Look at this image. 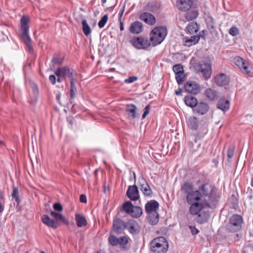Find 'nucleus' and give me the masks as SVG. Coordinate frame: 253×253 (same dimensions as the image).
I'll return each mask as SVG.
<instances>
[{
    "mask_svg": "<svg viewBox=\"0 0 253 253\" xmlns=\"http://www.w3.org/2000/svg\"><path fill=\"white\" fill-rule=\"evenodd\" d=\"M229 34L233 36H236L239 33V30L237 27H233L229 29Z\"/></svg>",
    "mask_w": 253,
    "mask_h": 253,
    "instance_id": "46",
    "label": "nucleus"
},
{
    "mask_svg": "<svg viewBox=\"0 0 253 253\" xmlns=\"http://www.w3.org/2000/svg\"><path fill=\"white\" fill-rule=\"evenodd\" d=\"M52 62L54 64H59L60 63V59L59 57L55 56L52 58Z\"/></svg>",
    "mask_w": 253,
    "mask_h": 253,
    "instance_id": "56",
    "label": "nucleus"
},
{
    "mask_svg": "<svg viewBox=\"0 0 253 253\" xmlns=\"http://www.w3.org/2000/svg\"><path fill=\"white\" fill-rule=\"evenodd\" d=\"M73 70L69 69L67 67H62L58 68L55 72V74L58 77L57 82H61V80L60 77L66 76L70 79L71 87H70V102L71 104H73L72 100L75 98L76 95V87L74 84L73 80Z\"/></svg>",
    "mask_w": 253,
    "mask_h": 253,
    "instance_id": "2",
    "label": "nucleus"
},
{
    "mask_svg": "<svg viewBox=\"0 0 253 253\" xmlns=\"http://www.w3.org/2000/svg\"><path fill=\"white\" fill-rule=\"evenodd\" d=\"M139 18L141 20L150 25H153L156 23L154 16L148 12H144L141 14Z\"/></svg>",
    "mask_w": 253,
    "mask_h": 253,
    "instance_id": "19",
    "label": "nucleus"
},
{
    "mask_svg": "<svg viewBox=\"0 0 253 253\" xmlns=\"http://www.w3.org/2000/svg\"><path fill=\"white\" fill-rule=\"evenodd\" d=\"M126 222L122 219L115 217L113 219V229L117 234L122 233L126 228Z\"/></svg>",
    "mask_w": 253,
    "mask_h": 253,
    "instance_id": "12",
    "label": "nucleus"
},
{
    "mask_svg": "<svg viewBox=\"0 0 253 253\" xmlns=\"http://www.w3.org/2000/svg\"><path fill=\"white\" fill-rule=\"evenodd\" d=\"M76 221L77 225L79 227V213L76 214Z\"/></svg>",
    "mask_w": 253,
    "mask_h": 253,
    "instance_id": "57",
    "label": "nucleus"
},
{
    "mask_svg": "<svg viewBox=\"0 0 253 253\" xmlns=\"http://www.w3.org/2000/svg\"><path fill=\"white\" fill-rule=\"evenodd\" d=\"M198 16V11L196 10H192L186 13L185 17L187 21H191L197 18Z\"/></svg>",
    "mask_w": 253,
    "mask_h": 253,
    "instance_id": "36",
    "label": "nucleus"
},
{
    "mask_svg": "<svg viewBox=\"0 0 253 253\" xmlns=\"http://www.w3.org/2000/svg\"><path fill=\"white\" fill-rule=\"evenodd\" d=\"M148 215L149 222L152 224L155 225L158 223L159 221V214L157 212L148 214Z\"/></svg>",
    "mask_w": 253,
    "mask_h": 253,
    "instance_id": "37",
    "label": "nucleus"
},
{
    "mask_svg": "<svg viewBox=\"0 0 253 253\" xmlns=\"http://www.w3.org/2000/svg\"><path fill=\"white\" fill-rule=\"evenodd\" d=\"M12 196L13 198H15L16 202H19V197H18V189L16 187H14L13 189V191L12 193Z\"/></svg>",
    "mask_w": 253,
    "mask_h": 253,
    "instance_id": "45",
    "label": "nucleus"
},
{
    "mask_svg": "<svg viewBox=\"0 0 253 253\" xmlns=\"http://www.w3.org/2000/svg\"><path fill=\"white\" fill-rule=\"evenodd\" d=\"M126 194L128 198L132 201H137L139 199L138 187L134 184L128 186Z\"/></svg>",
    "mask_w": 253,
    "mask_h": 253,
    "instance_id": "14",
    "label": "nucleus"
},
{
    "mask_svg": "<svg viewBox=\"0 0 253 253\" xmlns=\"http://www.w3.org/2000/svg\"><path fill=\"white\" fill-rule=\"evenodd\" d=\"M175 93L176 95H181V89H179V90H177L175 91Z\"/></svg>",
    "mask_w": 253,
    "mask_h": 253,
    "instance_id": "60",
    "label": "nucleus"
},
{
    "mask_svg": "<svg viewBox=\"0 0 253 253\" xmlns=\"http://www.w3.org/2000/svg\"><path fill=\"white\" fill-rule=\"evenodd\" d=\"M217 107L223 112H226L230 108V102L228 100L220 99L217 102Z\"/></svg>",
    "mask_w": 253,
    "mask_h": 253,
    "instance_id": "25",
    "label": "nucleus"
},
{
    "mask_svg": "<svg viewBox=\"0 0 253 253\" xmlns=\"http://www.w3.org/2000/svg\"><path fill=\"white\" fill-rule=\"evenodd\" d=\"M49 80L52 84H54L56 83V77L54 75H50L49 77Z\"/></svg>",
    "mask_w": 253,
    "mask_h": 253,
    "instance_id": "55",
    "label": "nucleus"
},
{
    "mask_svg": "<svg viewBox=\"0 0 253 253\" xmlns=\"http://www.w3.org/2000/svg\"><path fill=\"white\" fill-rule=\"evenodd\" d=\"M60 98V94H57L56 99L58 102H59Z\"/></svg>",
    "mask_w": 253,
    "mask_h": 253,
    "instance_id": "61",
    "label": "nucleus"
},
{
    "mask_svg": "<svg viewBox=\"0 0 253 253\" xmlns=\"http://www.w3.org/2000/svg\"><path fill=\"white\" fill-rule=\"evenodd\" d=\"M209 105L204 102H200L199 103L197 102L195 107L193 109V111L199 114V115H204L209 111Z\"/></svg>",
    "mask_w": 253,
    "mask_h": 253,
    "instance_id": "17",
    "label": "nucleus"
},
{
    "mask_svg": "<svg viewBox=\"0 0 253 253\" xmlns=\"http://www.w3.org/2000/svg\"><path fill=\"white\" fill-rule=\"evenodd\" d=\"M53 208L55 211H60L62 210V207L59 203H55L53 205Z\"/></svg>",
    "mask_w": 253,
    "mask_h": 253,
    "instance_id": "49",
    "label": "nucleus"
},
{
    "mask_svg": "<svg viewBox=\"0 0 253 253\" xmlns=\"http://www.w3.org/2000/svg\"><path fill=\"white\" fill-rule=\"evenodd\" d=\"M106 0H102V3H104L106 2Z\"/></svg>",
    "mask_w": 253,
    "mask_h": 253,
    "instance_id": "62",
    "label": "nucleus"
},
{
    "mask_svg": "<svg viewBox=\"0 0 253 253\" xmlns=\"http://www.w3.org/2000/svg\"><path fill=\"white\" fill-rule=\"evenodd\" d=\"M188 126L192 129H196L198 126L197 118L195 117H190L187 122Z\"/></svg>",
    "mask_w": 253,
    "mask_h": 253,
    "instance_id": "29",
    "label": "nucleus"
},
{
    "mask_svg": "<svg viewBox=\"0 0 253 253\" xmlns=\"http://www.w3.org/2000/svg\"><path fill=\"white\" fill-rule=\"evenodd\" d=\"M131 44L137 49H146L150 45V41L147 38H134L130 41Z\"/></svg>",
    "mask_w": 253,
    "mask_h": 253,
    "instance_id": "8",
    "label": "nucleus"
},
{
    "mask_svg": "<svg viewBox=\"0 0 253 253\" xmlns=\"http://www.w3.org/2000/svg\"><path fill=\"white\" fill-rule=\"evenodd\" d=\"M133 179H134V182L135 183L136 179L135 173L134 171H130L129 180H132Z\"/></svg>",
    "mask_w": 253,
    "mask_h": 253,
    "instance_id": "52",
    "label": "nucleus"
},
{
    "mask_svg": "<svg viewBox=\"0 0 253 253\" xmlns=\"http://www.w3.org/2000/svg\"><path fill=\"white\" fill-rule=\"evenodd\" d=\"M143 25L140 22L136 21L131 24L129 31L133 34H139L142 31Z\"/></svg>",
    "mask_w": 253,
    "mask_h": 253,
    "instance_id": "23",
    "label": "nucleus"
},
{
    "mask_svg": "<svg viewBox=\"0 0 253 253\" xmlns=\"http://www.w3.org/2000/svg\"><path fill=\"white\" fill-rule=\"evenodd\" d=\"M215 189L209 184H203L198 190L193 191L187 195L188 204L195 202L210 201L211 203H216L218 197L215 193Z\"/></svg>",
    "mask_w": 253,
    "mask_h": 253,
    "instance_id": "1",
    "label": "nucleus"
},
{
    "mask_svg": "<svg viewBox=\"0 0 253 253\" xmlns=\"http://www.w3.org/2000/svg\"><path fill=\"white\" fill-rule=\"evenodd\" d=\"M189 204L191 205L189 209L190 213L192 215H195L207 208H212L216 203L211 204L210 201H205L189 203Z\"/></svg>",
    "mask_w": 253,
    "mask_h": 253,
    "instance_id": "7",
    "label": "nucleus"
},
{
    "mask_svg": "<svg viewBox=\"0 0 253 253\" xmlns=\"http://www.w3.org/2000/svg\"><path fill=\"white\" fill-rule=\"evenodd\" d=\"M194 189L193 185L190 182H185L181 187V190L186 194L187 195L189 193L193 192Z\"/></svg>",
    "mask_w": 253,
    "mask_h": 253,
    "instance_id": "32",
    "label": "nucleus"
},
{
    "mask_svg": "<svg viewBox=\"0 0 253 253\" xmlns=\"http://www.w3.org/2000/svg\"><path fill=\"white\" fill-rule=\"evenodd\" d=\"M243 222L241 216L238 214L232 215L230 218V223L235 226H240Z\"/></svg>",
    "mask_w": 253,
    "mask_h": 253,
    "instance_id": "28",
    "label": "nucleus"
},
{
    "mask_svg": "<svg viewBox=\"0 0 253 253\" xmlns=\"http://www.w3.org/2000/svg\"><path fill=\"white\" fill-rule=\"evenodd\" d=\"M150 109V107L149 105H147L146 106V107L145 108V111H144V112L142 115V119H144L146 117V116L149 112Z\"/></svg>",
    "mask_w": 253,
    "mask_h": 253,
    "instance_id": "50",
    "label": "nucleus"
},
{
    "mask_svg": "<svg viewBox=\"0 0 253 253\" xmlns=\"http://www.w3.org/2000/svg\"><path fill=\"white\" fill-rule=\"evenodd\" d=\"M168 248V243L164 237L156 238L150 243V249L152 253H165Z\"/></svg>",
    "mask_w": 253,
    "mask_h": 253,
    "instance_id": "5",
    "label": "nucleus"
},
{
    "mask_svg": "<svg viewBox=\"0 0 253 253\" xmlns=\"http://www.w3.org/2000/svg\"><path fill=\"white\" fill-rule=\"evenodd\" d=\"M193 67L196 72L204 77L205 80H208L211 76V61L209 59L203 60L198 62H193Z\"/></svg>",
    "mask_w": 253,
    "mask_h": 253,
    "instance_id": "4",
    "label": "nucleus"
},
{
    "mask_svg": "<svg viewBox=\"0 0 253 253\" xmlns=\"http://www.w3.org/2000/svg\"><path fill=\"white\" fill-rule=\"evenodd\" d=\"M128 237L126 236H123L119 238V245L122 247H125V246L128 243Z\"/></svg>",
    "mask_w": 253,
    "mask_h": 253,
    "instance_id": "41",
    "label": "nucleus"
},
{
    "mask_svg": "<svg viewBox=\"0 0 253 253\" xmlns=\"http://www.w3.org/2000/svg\"><path fill=\"white\" fill-rule=\"evenodd\" d=\"M184 73L179 74H175V79L176 82L178 84H182L184 81Z\"/></svg>",
    "mask_w": 253,
    "mask_h": 253,
    "instance_id": "43",
    "label": "nucleus"
},
{
    "mask_svg": "<svg viewBox=\"0 0 253 253\" xmlns=\"http://www.w3.org/2000/svg\"><path fill=\"white\" fill-rule=\"evenodd\" d=\"M120 28L121 31H123L124 30V27L123 25V23L122 22L121 20H120Z\"/></svg>",
    "mask_w": 253,
    "mask_h": 253,
    "instance_id": "58",
    "label": "nucleus"
},
{
    "mask_svg": "<svg viewBox=\"0 0 253 253\" xmlns=\"http://www.w3.org/2000/svg\"><path fill=\"white\" fill-rule=\"evenodd\" d=\"M75 18L76 19V15L74 14Z\"/></svg>",
    "mask_w": 253,
    "mask_h": 253,
    "instance_id": "63",
    "label": "nucleus"
},
{
    "mask_svg": "<svg viewBox=\"0 0 253 253\" xmlns=\"http://www.w3.org/2000/svg\"><path fill=\"white\" fill-rule=\"evenodd\" d=\"M234 150L233 149H229L227 151V156L229 158H232L234 155Z\"/></svg>",
    "mask_w": 253,
    "mask_h": 253,
    "instance_id": "53",
    "label": "nucleus"
},
{
    "mask_svg": "<svg viewBox=\"0 0 253 253\" xmlns=\"http://www.w3.org/2000/svg\"><path fill=\"white\" fill-rule=\"evenodd\" d=\"M0 214L2 213L4 209V196L2 194L0 195Z\"/></svg>",
    "mask_w": 253,
    "mask_h": 253,
    "instance_id": "44",
    "label": "nucleus"
},
{
    "mask_svg": "<svg viewBox=\"0 0 253 253\" xmlns=\"http://www.w3.org/2000/svg\"><path fill=\"white\" fill-rule=\"evenodd\" d=\"M214 82L218 86H225L228 84L229 79L225 74L220 73L214 77Z\"/></svg>",
    "mask_w": 253,
    "mask_h": 253,
    "instance_id": "18",
    "label": "nucleus"
},
{
    "mask_svg": "<svg viewBox=\"0 0 253 253\" xmlns=\"http://www.w3.org/2000/svg\"><path fill=\"white\" fill-rule=\"evenodd\" d=\"M142 209L138 206H133L130 212V215L134 217L137 218L140 217L142 214Z\"/></svg>",
    "mask_w": 253,
    "mask_h": 253,
    "instance_id": "33",
    "label": "nucleus"
},
{
    "mask_svg": "<svg viewBox=\"0 0 253 253\" xmlns=\"http://www.w3.org/2000/svg\"><path fill=\"white\" fill-rule=\"evenodd\" d=\"M107 15H104L101 18V19L98 22V26L100 28H102L104 27L107 21L108 20Z\"/></svg>",
    "mask_w": 253,
    "mask_h": 253,
    "instance_id": "42",
    "label": "nucleus"
},
{
    "mask_svg": "<svg viewBox=\"0 0 253 253\" xmlns=\"http://www.w3.org/2000/svg\"><path fill=\"white\" fill-rule=\"evenodd\" d=\"M199 40V36H192L190 38L186 40L185 44L187 46H190L192 45L195 44L198 42Z\"/></svg>",
    "mask_w": 253,
    "mask_h": 253,
    "instance_id": "34",
    "label": "nucleus"
},
{
    "mask_svg": "<svg viewBox=\"0 0 253 253\" xmlns=\"http://www.w3.org/2000/svg\"><path fill=\"white\" fill-rule=\"evenodd\" d=\"M187 30L190 34L196 33L199 30V27L196 22H190L187 27Z\"/></svg>",
    "mask_w": 253,
    "mask_h": 253,
    "instance_id": "30",
    "label": "nucleus"
},
{
    "mask_svg": "<svg viewBox=\"0 0 253 253\" xmlns=\"http://www.w3.org/2000/svg\"><path fill=\"white\" fill-rule=\"evenodd\" d=\"M189 228L193 235H196L199 232V230L195 226H190Z\"/></svg>",
    "mask_w": 253,
    "mask_h": 253,
    "instance_id": "51",
    "label": "nucleus"
},
{
    "mask_svg": "<svg viewBox=\"0 0 253 253\" xmlns=\"http://www.w3.org/2000/svg\"><path fill=\"white\" fill-rule=\"evenodd\" d=\"M87 224L86 218L82 215L80 214V227L86 226Z\"/></svg>",
    "mask_w": 253,
    "mask_h": 253,
    "instance_id": "47",
    "label": "nucleus"
},
{
    "mask_svg": "<svg viewBox=\"0 0 253 253\" xmlns=\"http://www.w3.org/2000/svg\"><path fill=\"white\" fill-rule=\"evenodd\" d=\"M234 63L238 67V68L244 73L250 75L251 71L249 69V64L246 61V60L240 57H236L234 59Z\"/></svg>",
    "mask_w": 253,
    "mask_h": 253,
    "instance_id": "10",
    "label": "nucleus"
},
{
    "mask_svg": "<svg viewBox=\"0 0 253 253\" xmlns=\"http://www.w3.org/2000/svg\"><path fill=\"white\" fill-rule=\"evenodd\" d=\"M193 4L192 0H177L176 6L181 11H188Z\"/></svg>",
    "mask_w": 253,
    "mask_h": 253,
    "instance_id": "16",
    "label": "nucleus"
},
{
    "mask_svg": "<svg viewBox=\"0 0 253 253\" xmlns=\"http://www.w3.org/2000/svg\"><path fill=\"white\" fill-rule=\"evenodd\" d=\"M124 8H125V6H124L123 9L119 13V15L120 16L119 20H121V17L122 16V15H123V14L124 13Z\"/></svg>",
    "mask_w": 253,
    "mask_h": 253,
    "instance_id": "59",
    "label": "nucleus"
},
{
    "mask_svg": "<svg viewBox=\"0 0 253 253\" xmlns=\"http://www.w3.org/2000/svg\"><path fill=\"white\" fill-rule=\"evenodd\" d=\"M50 214L52 217L55 218V220L57 221L58 222V221H61L64 223H67V219L65 218V217L60 213L56 212L54 211H51L50 212Z\"/></svg>",
    "mask_w": 253,
    "mask_h": 253,
    "instance_id": "31",
    "label": "nucleus"
},
{
    "mask_svg": "<svg viewBox=\"0 0 253 253\" xmlns=\"http://www.w3.org/2000/svg\"><path fill=\"white\" fill-rule=\"evenodd\" d=\"M126 229L132 235H136L140 232V227L138 223L132 219H129L126 222Z\"/></svg>",
    "mask_w": 253,
    "mask_h": 253,
    "instance_id": "13",
    "label": "nucleus"
},
{
    "mask_svg": "<svg viewBox=\"0 0 253 253\" xmlns=\"http://www.w3.org/2000/svg\"><path fill=\"white\" fill-rule=\"evenodd\" d=\"M159 204L158 202L155 200H151L148 202L145 206V211L148 214H151L157 212L159 210Z\"/></svg>",
    "mask_w": 253,
    "mask_h": 253,
    "instance_id": "15",
    "label": "nucleus"
},
{
    "mask_svg": "<svg viewBox=\"0 0 253 253\" xmlns=\"http://www.w3.org/2000/svg\"><path fill=\"white\" fill-rule=\"evenodd\" d=\"M87 202L86 197L84 194L80 195V202L86 203Z\"/></svg>",
    "mask_w": 253,
    "mask_h": 253,
    "instance_id": "54",
    "label": "nucleus"
},
{
    "mask_svg": "<svg viewBox=\"0 0 253 253\" xmlns=\"http://www.w3.org/2000/svg\"><path fill=\"white\" fill-rule=\"evenodd\" d=\"M133 206L130 201L126 202L123 206L124 210L128 213H130Z\"/></svg>",
    "mask_w": 253,
    "mask_h": 253,
    "instance_id": "38",
    "label": "nucleus"
},
{
    "mask_svg": "<svg viewBox=\"0 0 253 253\" xmlns=\"http://www.w3.org/2000/svg\"><path fill=\"white\" fill-rule=\"evenodd\" d=\"M42 220L44 224L53 229L57 228L59 225L57 221L50 218V217L46 214H44L42 216Z\"/></svg>",
    "mask_w": 253,
    "mask_h": 253,
    "instance_id": "20",
    "label": "nucleus"
},
{
    "mask_svg": "<svg viewBox=\"0 0 253 253\" xmlns=\"http://www.w3.org/2000/svg\"><path fill=\"white\" fill-rule=\"evenodd\" d=\"M138 184L140 191L145 196L151 197L152 195V190L144 177H139Z\"/></svg>",
    "mask_w": 253,
    "mask_h": 253,
    "instance_id": "9",
    "label": "nucleus"
},
{
    "mask_svg": "<svg viewBox=\"0 0 253 253\" xmlns=\"http://www.w3.org/2000/svg\"><path fill=\"white\" fill-rule=\"evenodd\" d=\"M41 253H45L44 252H42Z\"/></svg>",
    "mask_w": 253,
    "mask_h": 253,
    "instance_id": "64",
    "label": "nucleus"
},
{
    "mask_svg": "<svg viewBox=\"0 0 253 253\" xmlns=\"http://www.w3.org/2000/svg\"><path fill=\"white\" fill-rule=\"evenodd\" d=\"M29 18L26 16H23L21 19L20 33L21 37L27 45L30 52H33V47L31 44V39L29 35V26L28 23Z\"/></svg>",
    "mask_w": 253,
    "mask_h": 253,
    "instance_id": "3",
    "label": "nucleus"
},
{
    "mask_svg": "<svg viewBox=\"0 0 253 253\" xmlns=\"http://www.w3.org/2000/svg\"><path fill=\"white\" fill-rule=\"evenodd\" d=\"M185 90L193 94H197L201 91V86L196 82L189 81L186 82L184 85Z\"/></svg>",
    "mask_w": 253,
    "mask_h": 253,
    "instance_id": "11",
    "label": "nucleus"
},
{
    "mask_svg": "<svg viewBox=\"0 0 253 253\" xmlns=\"http://www.w3.org/2000/svg\"><path fill=\"white\" fill-rule=\"evenodd\" d=\"M197 221L200 224H203L207 222L210 218L209 211L206 209L202 210L198 214Z\"/></svg>",
    "mask_w": 253,
    "mask_h": 253,
    "instance_id": "21",
    "label": "nucleus"
},
{
    "mask_svg": "<svg viewBox=\"0 0 253 253\" xmlns=\"http://www.w3.org/2000/svg\"><path fill=\"white\" fill-rule=\"evenodd\" d=\"M137 80V78L136 77H130L128 79L125 80V83L130 84L136 81Z\"/></svg>",
    "mask_w": 253,
    "mask_h": 253,
    "instance_id": "48",
    "label": "nucleus"
},
{
    "mask_svg": "<svg viewBox=\"0 0 253 253\" xmlns=\"http://www.w3.org/2000/svg\"><path fill=\"white\" fill-rule=\"evenodd\" d=\"M173 70L175 74L183 73V66L180 64L175 65L173 66Z\"/></svg>",
    "mask_w": 253,
    "mask_h": 253,
    "instance_id": "39",
    "label": "nucleus"
},
{
    "mask_svg": "<svg viewBox=\"0 0 253 253\" xmlns=\"http://www.w3.org/2000/svg\"><path fill=\"white\" fill-rule=\"evenodd\" d=\"M205 96L210 100L213 101L217 99L218 94L216 90L209 88L205 91Z\"/></svg>",
    "mask_w": 253,
    "mask_h": 253,
    "instance_id": "26",
    "label": "nucleus"
},
{
    "mask_svg": "<svg viewBox=\"0 0 253 253\" xmlns=\"http://www.w3.org/2000/svg\"><path fill=\"white\" fill-rule=\"evenodd\" d=\"M82 25H83V31L84 34L86 36H88L90 35L91 32V29L87 24L86 20L84 19L82 21Z\"/></svg>",
    "mask_w": 253,
    "mask_h": 253,
    "instance_id": "35",
    "label": "nucleus"
},
{
    "mask_svg": "<svg viewBox=\"0 0 253 253\" xmlns=\"http://www.w3.org/2000/svg\"><path fill=\"white\" fill-rule=\"evenodd\" d=\"M146 7L148 10L155 12L161 8V4L159 1L152 0L149 1Z\"/></svg>",
    "mask_w": 253,
    "mask_h": 253,
    "instance_id": "22",
    "label": "nucleus"
},
{
    "mask_svg": "<svg viewBox=\"0 0 253 253\" xmlns=\"http://www.w3.org/2000/svg\"><path fill=\"white\" fill-rule=\"evenodd\" d=\"M136 107L133 104H129L127 105L126 112L127 113L129 117L132 119H134L138 116L136 114Z\"/></svg>",
    "mask_w": 253,
    "mask_h": 253,
    "instance_id": "27",
    "label": "nucleus"
},
{
    "mask_svg": "<svg viewBox=\"0 0 253 253\" xmlns=\"http://www.w3.org/2000/svg\"><path fill=\"white\" fill-rule=\"evenodd\" d=\"M184 101L187 106L191 108H195L198 102L197 98L192 95L185 96Z\"/></svg>",
    "mask_w": 253,
    "mask_h": 253,
    "instance_id": "24",
    "label": "nucleus"
},
{
    "mask_svg": "<svg viewBox=\"0 0 253 253\" xmlns=\"http://www.w3.org/2000/svg\"><path fill=\"white\" fill-rule=\"evenodd\" d=\"M167 35V29L165 27L155 28L150 34V41L154 45L161 43Z\"/></svg>",
    "mask_w": 253,
    "mask_h": 253,
    "instance_id": "6",
    "label": "nucleus"
},
{
    "mask_svg": "<svg viewBox=\"0 0 253 253\" xmlns=\"http://www.w3.org/2000/svg\"><path fill=\"white\" fill-rule=\"evenodd\" d=\"M119 238H117L115 236L111 235L109 238V242L113 246H116L119 245Z\"/></svg>",
    "mask_w": 253,
    "mask_h": 253,
    "instance_id": "40",
    "label": "nucleus"
}]
</instances>
